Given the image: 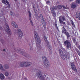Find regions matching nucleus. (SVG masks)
Returning <instances> with one entry per match:
<instances>
[{"label":"nucleus","mask_w":80,"mask_h":80,"mask_svg":"<svg viewBox=\"0 0 80 80\" xmlns=\"http://www.w3.org/2000/svg\"><path fill=\"white\" fill-rule=\"evenodd\" d=\"M64 44L67 45V47L68 48H71V44L68 40H67L64 42Z\"/></svg>","instance_id":"9d476101"},{"label":"nucleus","mask_w":80,"mask_h":80,"mask_svg":"<svg viewBox=\"0 0 80 80\" xmlns=\"http://www.w3.org/2000/svg\"><path fill=\"white\" fill-rule=\"evenodd\" d=\"M3 51H4V52H6V50H5V49H4L3 50Z\"/></svg>","instance_id":"09e8293b"},{"label":"nucleus","mask_w":80,"mask_h":80,"mask_svg":"<svg viewBox=\"0 0 80 80\" xmlns=\"http://www.w3.org/2000/svg\"><path fill=\"white\" fill-rule=\"evenodd\" d=\"M38 50H40V49H41V48H42V47L40 46H38Z\"/></svg>","instance_id":"4c0bfd02"},{"label":"nucleus","mask_w":80,"mask_h":80,"mask_svg":"<svg viewBox=\"0 0 80 80\" xmlns=\"http://www.w3.org/2000/svg\"><path fill=\"white\" fill-rule=\"evenodd\" d=\"M11 58H12L13 60H15L17 58V55L16 54H14L12 56Z\"/></svg>","instance_id":"a878e982"},{"label":"nucleus","mask_w":80,"mask_h":80,"mask_svg":"<svg viewBox=\"0 0 80 80\" xmlns=\"http://www.w3.org/2000/svg\"><path fill=\"white\" fill-rule=\"evenodd\" d=\"M76 45L77 47L79 48V49H80V46L79 44H78V43L76 42L75 44Z\"/></svg>","instance_id":"bb28decb"},{"label":"nucleus","mask_w":80,"mask_h":80,"mask_svg":"<svg viewBox=\"0 0 80 80\" xmlns=\"http://www.w3.org/2000/svg\"><path fill=\"white\" fill-rule=\"evenodd\" d=\"M44 39L46 43H47V45H46V46L47 47H48L49 48V49H50V50H52V46H51V45L50 44V43L48 42V40H47V38L45 36L44 37Z\"/></svg>","instance_id":"423d86ee"},{"label":"nucleus","mask_w":80,"mask_h":80,"mask_svg":"<svg viewBox=\"0 0 80 80\" xmlns=\"http://www.w3.org/2000/svg\"><path fill=\"white\" fill-rule=\"evenodd\" d=\"M6 32H7L8 35L9 36H10V35H12V32L10 30L9 27L7 25L6 26Z\"/></svg>","instance_id":"6e6552de"},{"label":"nucleus","mask_w":80,"mask_h":80,"mask_svg":"<svg viewBox=\"0 0 80 80\" xmlns=\"http://www.w3.org/2000/svg\"><path fill=\"white\" fill-rule=\"evenodd\" d=\"M36 43H37L36 42Z\"/></svg>","instance_id":"052dcab7"},{"label":"nucleus","mask_w":80,"mask_h":80,"mask_svg":"<svg viewBox=\"0 0 80 80\" xmlns=\"http://www.w3.org/2000/svg\"><path fill=\"white\" fill-rule=\"evenodd\" d=\"M70 63L71 65V67L72 70L76 72H77V68H76L75 66V64H74L73 62H70Z\"/></svg>","instance_id":"9b49d317"},{"label":"nucleus","mask_w":80,"mask_h":80,"mask_svg":"<svg viewBox=\"0 0 80 80\" xmlns=\"http://www.w3.org/2000/svg\"><path fill=\"white\" fill-rule=\"evenodd\" d=\"M14 52H17L18 51L20 52L21 53L22 55H23V56H24L25 57H27V58H28V57H30V55L27 54V53L25 52V50L23 49H22L21 50H18L16 48H15L14 49Z\"/></svg>","instance_id":"f257e3e1"},{"label":"nucleus","mask_w":80,"mask_h":80,"mask_svg":"<svg viewBox=\"0 0 80 80\" xmlns=\"http://www.w3.org/2000/svg\"><path fill=\"white\" fill-rule=\"evenodd\" d=\"M62 7H63L64 9H66V7H65V6H63V5Z\"/></svg>","instance_id":"c03bdc74"},{"label":"nucleus","mask_w":80,"mask_h":80,"mask_svg":"<svg viewBox=\"0 0 80 80\" xmlns=\"http://www.w3.org/2000/svg\"><path fill=\"white\" fill-rule=\"evenodd\" d=\"M6 2L7 3V4H9V2L8 1H7V0H6Z\"/></svg>","instance_id":"79ce46f5"},{"label":"nucleus","mask_w":80,"mask_h":80,"mask_svg":"<svg viewBox=\"0 0 80 80\" xmlns=\"http://www.w3.org/2000/svg\"><path fill=\"white\" fill-rule=\"evenodd\" d=\"M62 33H64L66 35L67 37V38L68 39V38H70V35L69 34V33L66 30V29L64 27H63L62 28Z\"/></svg>","instance_id":"f03ea898"},{"label":"nucleus","mask_w":80,"mask_h":80,"mask_svg":"<svg viewBox=\"0 0 80 80\" xmlns=\"http://www.w3.org/2000/svg\"><path fill=\"white\" fill-rule=\"evenodd\" d=\"M3 67L4 68H5V69H8V68H9V66L8 64H4L3 65Z\"/></svg>","instance_id":"412c9836"},{"label":"nucleus","mask_w":80,"mask_h":80,"mask_svg":"<svg viewBox=\"0 0 80 80\" xmlns=\"http://www.w3.org/2000/svg\"><path fill=\"white\" fill-rule=\"evenodd\" d=\"M73 41L74 43H75V44L76 43H78L76 41V40H75V39L73 38Z\"/></svg>","instance_id":"473e14b6"},{"label":"nucleus","mask_w":80,"mask_h":80,"mask_svg":"<svg viewBox=\"0 0 80 80\" xmlns=\"http://www.w3.org/2000/svg\"><path fill=\"white\" fill-rule=\"evenodd\" d=\"M17 0H15V1L16 2Z\"/></svg>","instance_id":"4d7b16f0"},{"label":"nucleus","mask_w":80,"mask_h":80,"mask_svg":"<svg viewBox=\"0 0 80 80\" xmlns=\"http://www.w3.org/2000/svg\"><path fill=\"white\" fill-rule=\"evenodd\" d=\"M11 12L12 13H13V12H12V11H11Z\"/></svg>","instance_id":"6e6d98bb"},{"label":"nucleus","mask_w":80,"mask_h":80,"mask_svg":"<svg viewBox=\"0 0 80 80\" xmlns=\"http://www.w3.org/2000/svg\"><path fill=\"white\" fill-rule=\"evenodd\" d=\"M80 16V12H77L76 13V18H78V17H79V16Z\"/></svg>","instance_id":"4be33fe9"},{"label":"nucleus","mask_w":80,"mask_h":80,"mask_svg":"<svg viewBox=\"0 0 80 80\" xmlns=\"http://www.w3.org/2000/svg\"><path fill=\"white\" fill-rule=\"evenodd\" d=\"M1 43L2 44L5 43V41L3 39H2L1 40Z\"/></svg>","instance_id":"7c9ffc66"},{"label":"nucleus","mask_w":80,"mask_h":80,"mask_svg":"<svg viewBox=\"0 0 80 80\" xmlns=\"http://www.w3.org/2000/svg\"><path fill=\"white\" fill-rule=\"evenodd\" d=\"M77 4L75 2H73L71 4V7L72 8H75Z\"/></svg>","instance_id":"dca6fc26"},{"label":"nucleus","mask_w":80,"mask_h":80,"mask_svg":"<svg viewBox=\"0 0 80 80\" xmlns=\"http://www.w3.org/2000/svg\"><path fill=\"white\" fill-rule=\"evenodd\" d=\"M57 8L56 7H52L51 9L50 8L51 13H52L54 17H56V13H55V12L54 10H57Z\"/></svg>","instance_id":"0eeeda50"},{"label":"nucleus","mask_w":80,"mask_h":80,"mask_svg":"<svg viewBox=\"0 0 80 80\" xmlns=\"http://www.w3.org/2000/svg\"><path fill=\"white\" fill-rule=\"evenodd\" d=\"M40 17L41 18V20L42 25H45L46 23L45 22V19H44V18L43 17V15L42 14H41L40 15Z\"/></svg>","instance_id":"f8f14e48"},{"label":"nucleus","mask_w":80,"mask_h":80,"mask_svg":"<svg viewBox=\"0 0 80 80\" xmlns=\"http://www.w3.org/2000/svg\"><path fill=\"white\" fill-rule=\"evenodd\" d=\"M72 25H73V26H75V25L74 24V23H73V22H72Z\"/></svg>","instance_id":"a18cd8bd"},{"label":"nucleus","mask_w":80,"mask_h":80,"mask_svg":"<svg viewBox=\"0 0 80 80\" xmlns=\"http://www.w3.org/2000/svg\"><path fill=\"white\" fill-rule=\"evenodd\" d=\"M77 3H78L79 4L80 3V0H77L76 2Z\"/></svg>","instance_id":"72a5a7b5"},{"label":"nucleus","mask_w":80,"mask_h":80,"mask_svg":"<svg viewBox=\"0 0 80 80\" xmlns=\"http://www.w3.org/2000/svg\"><path fill=\"white\" fill-rule=\"evenodd\" d=\"M24 79H25V80H27V78H25Z\"/></svg>","instance_id":"3c124183"},{"label":"nucleus","mask_w":80,"mask_h":80,"mask_svg":"<svg viewBox=\"0 0 80 80\" xmlns=\"http://www.w3.org/2000/svg\"><path fill=\"white\" fill-rule=\"evenodd\" d=\"M30 21V22L31 25H32V26H33V22L32 21V20H31Z\"/></svg>","instance_id":"f704fd0d"},{"label":"nucleus","mask_w":80,"mask_h":80,"mask_svg":"<svg viewBox=\"0 0 80 80\" xmlns=\"http://www.w3.org/2000/svg\"><path fill=\"white\" fill-rule=\"evenodd\" d=\"M64 57L66 60H67V59H69L68 56H67L66 54H64Z\"/></svg>","instance_id":"cd10ccee"},{"label":"nucleus","mask_w":80,"mask_h":80,"mask_svg":"<svg viewBox=\"0 0 80 80\" xmlns=\"http://www.w3.org/2000/svg\"><path fill=\"white\" fill-rule=\"evenodd\" d=\"M34 37L35 38V39L36 40L37 42L40 43V42H41V41L40 39V38L39 37V36H38V35L37 32L36 31H35L34 32Z\"/></svg>","instance_id":"39448f33"},{"label":"nucleus","mask_w":80,"mask_h":80,"mask_svg":"<svg viewBox=\"0 0 80 80\" xmlns=\"http://www.w3.org/2000/svg\"><path fill=\"white\" fill-rule=\"evenodd\" d=\"M46 3L47 4H49V3H50V1H48Z\"/></svg>","instance_id":"37998d69"},{"label":"nucleus","mask_w":80,"mask_h":80,"mask_svg":"<svg viewBox=\"0 0 80 80\" xmlns=\"http://www.w3.org/2000/svg\"><path fill=\"white\" fill-rule=\"evenodd\" d=\"M55 27L58 30V31L59 32V30L58 29V27L57 26V24H55Z\"/></svg>","instance_id":"c756f323"},{"label":"nucleus","mask_w":80,"mask_h":80,"mask_svg":"<svg viewBox=\"0 0 80 80\" xmlns=\"http://www.w3.org/2000/svg\"><path fill=\"white\" fill-rule=\"evenodd\" d=\"M36 75V76H37L38 78H39L40 79V80H45V78H43L42 77V76L41 71H38Z\"/></svg>","instance_id":"20e7f679"},{"label":"nucleus","mask_w":80,"mask_h":80,"mask_svg":"<svg viewBox=\"0 0 80 80\" xmlns=\"http://www.w3.org/2000/svg\"><path fill=\"white\" fill-rule=\"evenodd\" d=\"M0 69L1 70H3V66L2 64H0Z\"/></svg>","instance_id":"c85d7f7f"},{"label":"nucleus","mask_w":80,"mask_h":80,"mask_svg":"<svg viewBox=\"0 0 80 80\" xmlns=\"http://www.w3.org/2000/svg\"><path fill=\"white\" fill-rule=\"evenodd\" d=\"M2 0V2L3 3H5V0Z\"/></svg>","instance_id":"58836bf2"},{"label":"nucleus","mask_w":80,"mask_h":80,"mask_svg":"<svg viewBox=\"0 0 80 80\" xmlns=\"http://www.w3.org/2000/svg\"><path fill=\"white\" fill-rule=\"evenodd\" d=\"M38 18H40V16H39L38 17Z\"/></svg>","instance_id":"8fccbe9b"},{"label":"nucleus","mask_w":80,"mask_h":80,"mask_svg":"<svg viewBox=\"0 0 80 80\" xmlns=\"http://www.w3.org/2000/svg\"><path fill=\"white\" fill-rule=\"evenodd\" d=\"M42 25L44 28H46L47 27L46 26V25H45V24H42Z\"/></svg>","instance_id":"ea45409f"},{"label":"nucleus","mask_w":80,"mask_h":80,"mask_svg":"<svg viewBox=\"0 0 80 80\" xmlns=\"http://www.w3.org/2000/svg\"><path fill=\"white\" fill-rule=\"evenodd\" d=\"M59 21H60V19L61 20H62V19L63 21H65V20H66V19L65 18V17L62 16H60L59 17Z\"/></svg>","instance_id":"a211bd4d"},{"label":"nucleus","mask_w":80,"mask_h":80,"mask_svg":"<svg viewBox=\"0 0 80 80\" xmlns=\"http://www.w3.org/2000/svg\"><path fill=\"white\" fill-rule=\"evenodd\" d=\"M18 35L20 39L22 38V37L23 36V32H22V30L20 29H18Z\"/></svg>","instance_id":"1a4fd4ad"},{"label":"nucleus","mask_w":80,"mask_h":80,"mask_svg":"<svg viewBox=\"0 0 80 80\" xmlns=\"http://www.w3.org/2000/svg\"><path fill=\"white\" fill-rule=\"evenodd\" d=\"M19 67H26V62H21L19 64Z\"/></svg>","instance_id":"2eb2a0df"},{"label":"nucleus","mask_w":80,"mask_h":80,"mask_svg":"<svg viewBox=\"0 0 80 80\" xmlns=\"http://www.w3.org/2000/svg\"><path fill=\"white\" fill-rule=\"evenodd\" d=\"M28 13L29 15V21L32 20V16H31V12L30 11H28Z\"/></svg>","instance_id":"5701e85b"},{"label":"nucleus","mask_w":80,"mask_h":80,"mask_svg":"<svg viewBox=\"0 0 80 80\" xmlns=\"http://www.w3.org/2000/svg\"><path fill=\"white\" fill-rule=\"evenodd\" d=\"M76 51H77V50H76Z\"/></svg>","instance_id":"680f3d73"},{"label":"nucleus","mask_w":80,"mask_h":80,"mask_svg":"<svg viewBox=\"0 0 80 80\" xmlns=\"http://www.w3.org/2000/svg\"><path fill=\"white\" fill-rule=\"evenodd\" d=\"M32 48H32V47L30 48L31 50H32Z\"/></svg>","instance_id":"603ef678"},{"label":"nucleus","mask_w":80,"mask_h":80,"mask_svg":"<svg viewBox=\"0 0 80 80\" xmlns=\"http://www.w3.org/2000/svg\"><path fill=\"white\" fill-rule=\"evenodd\" d=\"M42 58L43 60V62L46 67L48 66V61L46 57L45 56H43Z\"/></svg>","instance_id":"7ed1b4c3"},{"label":"nucleus","mask_w":80,"mask_h":80,"mask_svg":"<svg viewBox=\"0 0 80 80\" xmlns=\"http://www.w3.org/2000/svg\"><path fill=\"white\" fill-rule=\"evenodd\" d=\"M43 77L44 78L45 77L46 78V79L47 80H49V78H48V75L46 74H44L43 75Z\"/></svg>","instance_id":"aec40b11"},{"label":"nucleus","mask_w":80,"mask_h":80,"mask_svg":"<svg viewBox=\"0 0 80 80\" xmlns=\"http://www.w3.org/2000/svg\"><path fill=\"white\" fill-rule=\"evenodd\" d=\"M63 52H64V53H65V54H67V51H66V50H65V49H63Z\"/></svg>","instance_id":"c9c22d12"},{"label":"nucleus","mask_w":80,"mask_h":80,"mask_svg":"<svg viewBox=\"0 0 80 80\" xmlns=\"http://www.w3.org/2000/svg\"><path fill=\"white\" fill-rule=\"evenodd\" d=\"M18 64H17V65H16V67H18Z\"/></svg>","instance_id":"49530a36"},{"label":"nucleus","mask_w":80,"mask_h":80,"mask_svg":"<svg viewBox=\"0 0 80 80\" xmlns=\"http://www.w3.org/2000/svg\"><path fill=\"white\" fill-rule=\"evenodd\" d=\"M33 8H35V7H34V6H33Z\"/></svg>","instance_id":"5fc2aeb1"},{"label":"nucleus","mask_w":80,"mask_h":80,"mask_svg":"<svg viewBox=\"0 0 80 80\" xmlns=\"http://www.w3.org/2000/svg\"><path fill=\"white\" fill-rule=\"evenodd\" d=\"M22 2H25V0H22Z\"/></svg>","instance_id":"864d4df0"},{"label":"nucleus","mask_w":80,"mask_h":80,"mask_svg":"<svg viewBox=\"0 0 80 80\" xmlns=\"http://www.w3.org/2000/svg\"><path fill=\"white\" fill-rule=\"evenodd\" d=\"M12 25L14 27V28H17L18 27V25L15 22H12L11 23Z\"/></svg>","instance_id":"4468645a"},{"label":"nucleus","mask_w":80,"mask_h":80,"mask_svg":"<svg viewBox=\"0 0 80 80\" xmlns=\"http://www.w3.org/2000/svg\"><path fill=\"white\" fill-rule=\"evenodd\" d=\"M59 22L60 23H62V24H63V25H64L66 26V23H65L64 22L62 21V20H61L60 19Z\"/></svg>","instance_id":"393cba45"},{"label":"nucleus","mask_w":80,"mask_h":80,"mask_svg":"<svg viewBox=\"0 0 80 80\" xmlns=\"http://www.w3.org/2000/svg\"><path fill=\"white\" fill-rule=\"evenodd\" d=\"M73 0H69V2H72V1H73Z\"/></svg>","instance_id":"de8ad7c7"},{"label":"nucleus","mask_w":80,"mask_h":80,"mask_svg":"<svg viewBox=\"0 0 80 80\" xmlns=\"http://www.w3.org/2000/svg\"><path fill=\"white\" fill-rule=\"evenodd\" d=\"M5 75L6 76H8V75H9V73L8 72H5Z\"/></svg>","instance_id":"2f4dec72"},{"label":"nucleus","mask_w":80,"mask_h":80,"mask_svg":"<svg viewBox=\"0 0 80 80\" xmlns=\"http://www.w3.org/2000/svg\"><path fill=\"white\" fill-rule=\"evenodd\" d=\"M0 78L1 80H3L5 78V76L2 74H0Z\"/></svg>","instance_id":"6ab92c4d"},{"label":"nucleus","mask_w":80,"mask_h":80,"mask_svg":"<svg viewBox=\"0 0 80 80\" xmlns=\"http://www.w3.org/2000/svg\"><path fill=\"white\" fill-rule=\"evenodd\" d=\"M56 7V8H59V9H61V8H62V7H63V5H58L57 7Z\"/></svg>","instance_id":"b1692460"},{"label":"nucleus","mask_w":80,"mask_h":80,"mask_svg":"<svg viewBox=\"0 0 80 80\" xmlns=\"http://www.w3.org/2000/svg\"><path fill=\"white\" fill-rule=\"evenodd\" d=\"M5 4H6V5H7V4H6V3Z\"/></svg>","instance_id":"13d9d810"},{"label":"nucleus","mask_w":80,"mask_h":80,"mask_svg":"<svg viewBox=\"0 0 80 80\" xmlns=\"http://www.w3.org/2000/svg\"><path fill=\"white\" fill-rule=\"evenodd\" d=\"M8 5L7 6L8 8H10V4H8Z\"/></svg>","instance_id":"a19ab883"},{"label":"nucleus","mask_w":80,"mask_h":80,"mask_svg":"<svg viewBox=\"0 0 80 80\" xmlns=\"http://www.w3.org/2000/svg\"><path fill=\"white\" fill-rule=\"evenodd\" d=\"M59 52L60 56L61 57L62 60H65V58H64V56L63 55V51H62V50L60 49L59 50Z\"/></svg>","instance_id":"ddd939ff"},{"label":"nucleus","mask_w":80,"mask_h":80,"mask_svg":"<svg viewBox=\"0 0 80 80\" xmlns=\"http://www.w3.org/2000/svg\"><path fill=\"white\" fill-rule=\"evenodd\" d=\"M34 12L35 13V14H36V15H35V17H38V14H37V12H35V11Z\"/></svg>","instance_id":"e433bc0d"},{"label":"nucleus","mask_w":80,"mask_h":80,"mask_svg":"<svg viewBox=\"0 0 80 80\" xmlns=\"http://www.w3.org/2000/svg\"><path fill=\"white\" fill-rule=\"evenodd\" d=\"M32 65V63L30 62H26V67H29Z\"/></svg>","instance_id":"f3484780"},{"label":"nucleus","mask_w":80,"mask_h":80,"mask_svg":"<svg viewBox=\"0 0 80 80\" xmlns=\"http://www.w3.org/2000/svg\"><path fill=\"white\" fill-rule=\"evenodd\" d=\"M34 10H35V9H34Z\"/></svg>","instance_id":"bf43d9fd"}]
</instances>
